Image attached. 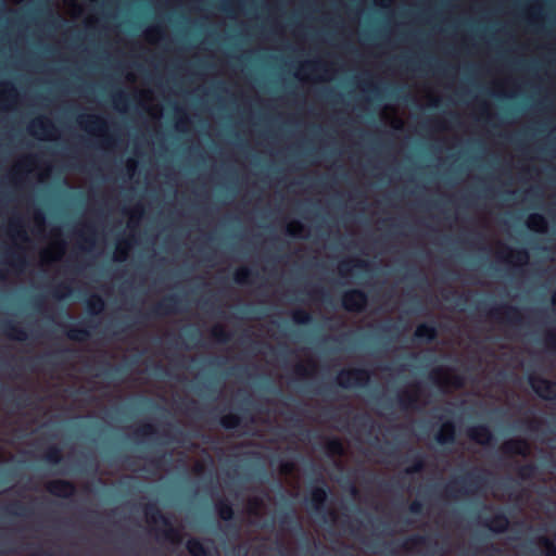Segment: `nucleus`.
Here are the masks:
<instances>
[{
	"label": "nucleus",
	"mask_w": 556,
	"mask_h": 556,
	"mask_svg": "<svg viewBox=\"0 0 556 556\" xmlns=\"http://www.w3.org/2000/svg\"><path fill=\"white\" fill-rule=\"evenodd\" d=\"M186 546L191 556H208L207 549L197 539L188 540Z\"/></svg>",
	"instance_id": "nucleus-36"
},
{
	"label": "nucleus",
	"mask_w": 556,
	"mask_h": 556,
	"mask_svg": "<svg viewBox=\"0 0 556 556\" xmlns=\"http://www.w3.org/2000/svg\"><path fill=\"white\" fill-rule=\"evenodd\" d=\"M428 541H429V539L426 536L414 535V536L408 538L404 542V547L408 551L419 552L428 544Z\"/></svg>",
	"instance_id": "nucleus-33"
},
{
	"label": "nucleus",
	"mask_w": 556,
	"mask_h": 556,
	"mask_svg": "<svg viewBox=\"0 0 556 556\" xmlns=\"http://www.w3.org/2000/svg\"><path fill=\"white\" fill-rule=\"evenodd\" d=\"M484 526H488L490 530L494 531V532H505L508 530V526L510 523H501V522H497V523H483Z\"/></svg>",
	"instance_id": "nucleus-48"
},
{
	"label": "nucleus",
	"mask_w": 556,
	"mask_h": 556,
	"mask_svg": "<svg viewBox=\"0 0 556 556\" xmlns=\"http://www.w3.org/2000/svg\"><path fill=\"white\" fill-rule=\"evenodd\" d=\"M142 521H163V522H166V521H172V520L161 515L159 518H152V519L146 518Z\"/></svg>",
	"instance_id": "nucleus-61"
},
{
	"label": "nucleus",
	"mask_w": 556,
	"mask_h": 556,
	"mask_svg": "<svg viewBox=\"0 0 556 556\" xmlns=\"http://www.w3.org/2000/svg\"><path fill=\"white\" fill-rule=\"evenodd\" d=\"M138 437H148L156 433V428L152 424H143L136 431Z\"/></svg>",
	"instance_id": "nucleus-45"
},
{
	"label": "nucleus",
	"mask_w": 556,
	"mask_h": 556,
	"mask_svg": "<svg viewBox=\"0 0 556 556\" xmlns=\"http://www.w3.org/2000/svg\"><path fill=\"white\" fill-rule=\"evenodd\" d=\"M1 331L7 338L11 340L22 342L28 339V333L26 330L11 320H7L1 324Z\"/></svg>",
	"instance_id": "nucleus-19"
},
{
	"label": "nucleus",
	"mask_w": 556,
	"mask_h": 556,
	"mask_svg": "<svg viewBox=\"0 0 556 556\" xmlns=\"http://www.w3.org/2000/svg\"><path fill=\"white\" fill-rule=\"evenodd\" d=\"M242 418L238 414L229 413L227 415L222 416L219 419V425L226 430H232L238 428L241 425Z\"/></svg>",
	"instance_id": "nucleus-31"
},
{
	"label": "nucleus",
	"mask_w": 556,
	"mask_h": 556,
	"mask_svg": "<svg viewBox=\"0 0 556 556\" xmlns=\"http://www.w3.org/2000/svg\"><path fill=\"white\" fill-rule=\"evenodd\" d=\"M348 491L353 497H357L359 495V489L354 482L349 483Z\"/></svg>",
	"instance_id": "nucleus-53"
},
{
	"label": "nucleus",
	"mask_w": 556,
	"mask_h": 556,
	"mask_svg": "<svg viewBox=\"0 0 556 556\" xmlns=\"http://www.w3.org/2000/svg\"><path fill=\"white\" fill-rule=\"evenodd\" d=\"M304 230V226L302 223L294 220L287 227V232L291 237H301Z\"/></svg>",
	"instance_id": "nucleus-44"
},
{
	"label": "nucleus",
	"mask_w": 556,
	"mask_h": 556,
	"mask_svg": "<svg viewBox=\"0 0 556 556\" xmlns=\"http://www.w3.org/2000/svg\"><path fill=\"white\" fill-rule=\"evenodd\" d=\"M2 85L3 89L0 91V109H5L8 104L16 100L17 90L11 81H5Z\"/></svg>",
	"instance_id": "nucleus-24"
},
{
	"label": "nucleus",
	"mask_w": 556,
	"mask_h": 556,
	"mask_svg": "<svg viewBox=\"0 0 556 556\" xmlns=\"http://www.w3.org/2000/svg\"><path fill=\"white\" fill-rule=\"evenodd\" d=\"M147 35L149 37H152V36H161L162 35V28L160 26H153V27H150L148 30H147Z\"/></svg>",
	"instance_id": "nucleus-54"
},
{
	"label": "nucleus",
	"mask_w": 556,
	"mask_h": 556,
	"mask_svg": "<svg viewBox=\"0 0 556 556\" xmlns=\"http://www.w3.org/2000/svg\"><path fill=\"white\" fill-rule=\"evenodd\" d=\"M214 508L219 517L217 521H237L233 517L235 511L232 503L228 497L223 494L216 493L213 498ZM241 521H244L243 519ZM270 521H276L271 519ZM279 521H303L302 519H292L289 517L282 518Z\"/></svg>",
	"instance_id": "nucleus-7"
},
{
	"label": "nucleus",
	"mask_w": 556,
	"mask_h": 556,
	"mask_svg": "<svg viewBox=\"0 0 556 556\" xmlns=\"http://www.w3.org/2000/svg\"><path fill=\"white\" fill-rule=\"evenodd\" d=\"M380 486L383 489V490H389L391 488H396L399 486V482L397 481H381L380 483Z\"/></svg>",
	"instance_id": "nucleus-52"
},
{
	"label": "nucleus",
	"mask_w": 556,
	"mask_h": 556,
	"mask_svg": "<svg viewBox=\"0 0 556 556\" xmlns=\"http://www.w3.org/2000/svg\"><path fill=\"white\" fill-rule=\"evenodd\" d=\"M140 500H141L140 505L147 515L157 510V505H156L155 501H151V500L146 501V496H141Z\"/></svg>",
	"instance_id": "nucleus-46"
},
{
	"label": "nucleus",
	"mask_w": 556,
	"mask_h": 556,
	"mask_svg": "<svg viewBox=\"0 0 556 556\" xmlns=\"http://www.w3.org/2000/svg\"><path fill=\"white\" fill-rule=\"evenodd\" d=\"M466 434L471 441L480 445H489L494 441L493 432L484 424L469 427Z\"/></svg>",
	"instance_id": "nucleus-12"
},
{
	"label": "nucleus",
	"mask_w": 556,
	"mask_h": 556,
	"mask_svg": "<svg viewBox=\"0 0 556 556\" xmlns=\"http://www.w3.org/2000/svg\"><path fill=\"white\" fill-rule=\"evenodd\" d=\"M86 307L90 315H99L105 307V302L99 294H91L86 300Z\"/></svg>",
	"instance_id": "nucleus-26"
},
{
	"label": "nucleus",
	"mask_w": 556,
	"mask_h": 556,
	"mask_svg": "<svg viewBox=\"0 0 556 556\" xmlns=\"http://www.w3.org/2000/svg\"><path fill=\"white\" fill-rule=\"evenodd\" d=\"M497 256L501 260H505V261L513 258L516 261V263H518L520 265H525L529 261V253L526 249L513 250L504 243H500V250L497 252Z\"/></svg>",
	"instance_id": "nucleus-15"
},
{
	"label": "nucleus",
	"mask_w": 556,
	"mask_h": 556,
	"mask_svg": "<svg viewBox=\"0 0 556 556\" xmlns=\"http://www.w3.org/2000/svg\"><path fill=\"white\" fill-rule=\"evenodd\" d=\"M3 510L14 517H24L29 513V507L21 500H12L4 504Z\"/></svg>",
	"instance_id": "nucleus-22"
},
{
	"label": "nucleus",
	"mask_w": 556,
	"mask_h": 556,
	"mask_svg": "<svg viewBox=\"0 0 556 556\" xmlns=\"http://www.w3.org/2000/svg\"><path fill=\"white\" fill-rule=\"evenodd\" d=\"M295 372L303 377L309 375L307 368L305 366H303L302 364H299L295 366Z\"/></svg>",
	"instance_id": "nucleus-56"
},
{
	"label": "nucleus",
	"mask_w": 556,
	"mask_h": 556,
	"mask_svg": "<svg viewBox=\"0 0 556 556\" xmlns=\"http://www.w3.org/2000/svg\"><path fill=\"white\" fill-rule=\"evenodd\" d=\"M529 384L542 400H556V381L532 375L529 377Z\"/></svg>",
	"instance_id": "nucleus-8"
},
{
	"label": "nucleus",
	"mask_w": 556,
	"mask_h": 556,
	"mask_svg": "<svg viewBox=\"0 0 556 556\" xmlns=\"http://www.w3.org/2000/svg\"><path fill=\"white\" fill-rule=\"evenodd\" d=\"M370 371L365 368H343L337 376V384L343 389L363 388L370 381Z\"/></svg>",
	"instance_id": "nucleus-3"
},
{
	"label": "nucleus",
	"mask_w": 556,
	"mask_h": 556,
	"mask_svg": "<svg viewBox=\"0 0 556 556\" xmlns=\"http://www.w3.org/2000/svg\"><path fill=\"white\" fill-rule=\"evenodd\" d=\"M527 226L532 231L545 232L547 228V220L543 215L534 213L529 215Z\"/></svg>",
	"instance_id": "nucleus-27"
},
{
	"label": "nucleus",
	"mask_w": 556,
	"mask_h": 556,
	"mask_svg": "<svg viewBox=\"0 0 556 556\" xmlns=\"http://www.w3.org/2000/svg\"><path fill=\"white\" fill-rule=\"evenodd\" d=\"M485 315L496 321L510 326H519L523 323L521 311L517 306L509 304H501L492 307L485 312Z\"/></svg>",
	"instance_id": "nucleus-4"
},
{
	"label": "nucleus",
	"mask_w": 556,
	"mask_h": 556,
	"mask_svg": "<svg viewBox=\"0 0 556 556\" xmlns=\"http://www.w3.org/2000/svg\"><path fill=\"white\" fill-rule=\"evenodd\" d=\"M9 228H10V231L13 232L22 241L28 240L27 233L23 229V226H22V223L20 219H17V218L12 219Z\"/></svg>",
	"instance_id": "nucleus-41"
},
{
	"label": "nucleus",
	"mask_w": 556,
	"mask_h": 556,
	"mask_svg": "<svg viewBox=\"0 0 556 556\" xmlns=\"http://www.w3.org/2000/svg\"><path fill=\"white\" fill-rule=\"evenodd\" d=\"M430 380L440 388L454 387L463 388L465 380L460 375H451L443 368H435L429 375Z\"/></svg>",
	"instance_id": "nucleus-10"
},
{
	"label": "nucleus",
	"mask_w": 556,
	"mask_h": 556,
	"mask_svg": "<svg viewBox=\"0 0 556 556\" xmlns=\"http://www.w3.org/2000/svg\"><path fill=\"white\" fill-rule=\"evenodd\" d=\"M434 440L440 445H447L455 443L456 440V426L452 420L442 422L440 429L434 434Z\"/></svg>",
	"instance_id": "nucleus-14"
},
{
	"label": "nucleus",
	"mask_w": 556,
	"mask_h": 556,
	"mask_svg": "<svg viewBox=\"0 0 556 556\" xmlns=\"http://www.w3.org/2000/svg\"><path fill=\"white\" fill-rule=\"evenodd\" d=\"M472 521H504V522H507V521H510L507 517H505L504 515H501V516H497L495 518H491V519H482L480 517L473 519Z\"/></svg>",
	"instance_id": "nucleus-50"
},
{
	"label": "nucleus",
	"mask_w": 556,
	"mask_h": 556,
	"mask_svg": "<svg viewBox=\"0 0 556 556\" xmlns=\"http://www.w3.org/2000/svg\"><path fill=\"white\" fill-rule=\"evenodd\" d=\"M303 68L309 70V71H317L321 68V64L319 62H306L303 65Z\"/></svg>",
	"instance_id": "nucleus-55"
},
{
	"label": "nucleus",
	"mask_w": 556,
	"mask_h": 556,
	"mask_svg": "<svg viewBox=\"0 0 556 556\" xmlns=\"http://www.w3.org/2000/svg\"><path fill=\"white\" fill-rule=\"evenodd\" d=\"M163 538L172 545H179L182 542V530L174 527V523H163Z\"/></svg>",
	"instance_id": "nucleus-25"
},
{
	"label": "nucleus",
	"mask_w": 556,
	"mask_h": 556,
	"mask_svg": "<svg viewBox=\"0 0 556 556\" xmlns=\"http://www.w3.org/2000/svg\"><path fill=\"white\" fill-rule=\"evenodd\" d=\"M353 267L358 269H368L370 264L367 261L361 258L342 261L338 266L339 274L343 277L348 276L351 274Z\"/></svg>",
	"instance_id": "nucleus-23"
},
{
	"label": "nucleus",
	"mask_w": 556,
	"mask_h": 556,
	"mask_svg": "<svg viewBox=\"0 0 556 556\" xmlns=\"http://www.w3.org/2000/svg\"><path fill=\"white\" fill-rule=\"evenodd\" d=\"M72 293V287L66 282H61L53 287L52 296L56 300H62Z\"/></svg>",
	"instance_id": "nucleus-40"
},
{
	"label": "nucleus",
	"mask_w": 556,
	"mask_h": 556,
	"mask_svg": "<svg viewBox=\"0 0 556 556\" xmlns=\"http://www.w3.org/2000/svg\"><path fill=\"white\" fill-rule=\"evenodd\" d=\"M545 344L551 350H556V331L548 330L545 334Z\"/></svg>",
	"instance_id": "nucleus-47"
},
{
	"label": "nucleus",
	"mask_w": 556,
	"mask_h": 556,
	"mask_svg": "<svg viewBox=\"0 0 556 556\" xmlns=\"http://www.w3.org/2000/svg\"><path fill=\"white\" fill-rule=\"evenodd\" d=\"M306 509L313 514L321 515L329 510L328 488L323 481L321 485L308 488L303 500Z\"/></svg>",
	"instance_id": "nucleus-2"
},
{
	"label": "nucleus",
	"mask_w": 556,
	"mask_h": 556,
	"mask_svg": "<svg viewBox=\"0 0 556 556\" xmlns=\"http://www.w3.org/2000/svg\"><path fill=\"white\" fill-rule=\"evenodd\" d=\"M96 325L92 320H83L76 325H72L68 327L66 331V337L72 341L83 342L89 339L91 334V329H94Z\"/></svg>",
	"instance_id": "nucleus-13"
},
{
	"label": "nucleus",
	"mask_w": 556,
	"mask_h": 556,
	"mask_svg": "<svg viewBox=\"0 0 556 556\" xmlns=\"http://www.w3.org/2000/svg\"><path fill=\"white\" fill-rule=\"evenodd\" d=\"M251 503H252L254 506L258 507V506H261V505H262V498H260V497H253V498L251 500Z\"/></svg>",
	"instance_id": "nucleus-64"
},
{
	"label": "nucleus",
	"mask_w": 556,
	"mask_h": 556,
	"mask_svg": "<svg viewBox=\"0 0 556 556\" xmlns=\"http://www.w3.org/2000/svg\"><path fill=\"white\" fill-rule=\"evenodd\" d=\"M365 473H366V476L364 477V482L367 484L374 483V480L376 479V475H374L369 471H365Z\"/></svg>",
	"instance_id": "nucleus-60"
},
{
	"label": "nucleus",
	"mask_w": 556,
	"mask_h": 556,
	"mask_svg": "<svg viewBox=\"0 0 556 556\" xmlns=\"http://www.w3.org/2000/svg\"><path fill=\"white\" fill-rule=\"evenodd\" d=\"M291 316H292V320L296 325L305 326V325L311 324L312 320H313L311 313L305 311V309H303V308L294 309L292 312Z\"/></svg>",
	"instance_id": "nucleus-39"
},
{
	"label": "nucleus",
	"mask_w": 556,
	"mask_h": 556,
	"mask_svg": "<svg viewBox=\"0 0 556 556\" xmlns=\"http://www.w3.org/2000/svg\"><path fill=\"white\" fill-rule=\"evenodd\" d=\"M189 125V118L187 116H182L179 118L178 123H177V128L179 130H184L185 129V126Z\"/></svg>",
	"instance_id": "nucleus-58"
},
{
	"label": "nucleus",
	"mask_w": 556,
	"mask_h": 556,
	"mask_svg": "<svg viewBox=\"0 0 556 556\" xmlns=\"http://www.w3.org/2000/svg\"><path fill=\"white\" fill-rule=\"evenodd\" d=\"M408 460L410 465L405 468V473L407 475L419 473L426 467L425 457L420 453L413 455Z\"/></svg>",
	"instance_id": "nucleus-29"
},
{
	"label": "nucleus",
	"mask_w": 556,
	"mask_h": 556,
	"mask_svg": "<svg viewBox=\"0 0 556 556\" xmlns=\"http://www.w3.org/2000/svg\"><path fill=\"white\" fill-rule=\"evenodd\" d=\"M68 351H70V350H67V349L60 350V351H56V352H54V353H52V354L48 355L47 357H58V356H61V355H63V354L67 353Z\"/></svg>",
	"instance_id": "nucleus-62"
},
{
	"label": "nucleus",
	"mask_w": 556,
	"mask_h": 556,
	"mask_svg": "<svg viewBox=\"0 0 556 556\" xmlns=\"http://www.w3.org/2000/svg\"><path fill=\"white\" fill-rule=\"evenodd\" d=\"M538 546L542 549L545 556H556V545L549 538H538Z\"/></svg>",
	"instance_id": "nucleus-37"
},
{
	"label": "nucleus",
	"mask_w": 556,
	"mask_h": 556,
	"mask_svg": "<svg viewBox=\"0 0 556 556\" xmlns=\"http://www.w3.org/2000/svg\"><path fill=\"white\" fill-rule=\"evenodd\" d=\"M143 211H142V207L141 206H137L134 212H132V215H131V220H130V224H129V227L131 228L132 227V222L135 219V217L139 218L141 217Z\"/></svg>",
	"instance_id": "nucleus-57"
},
{
	"label": "nucleus",
	"mask_w": 556,
	"mask_h": 556,
	"mask_svg": "<svg viewBox=\"0 0 556 556\" xmlns=\"http://www.w3.org/2000/svg\"><path fill=\"white\" fill-rule=\"evenodd\" d=\"M530 443L522 438L507 440L502 445V452L507 456L527 457L530 455Z\"/></svg>",
	"instance_id": "nucleus-11"
},
{
	"label": "nucleus",
	"mask_w": 556,
	"mask_h": 556,
	"mask_svg": "<svg viewBox=\"0 0 556 556\" xmlns=\"http://www.w3.org/2000/svg\"><path fill=\"white\" fill-rule=\"evenodd\" d=\"M212 338L218 343H227L231 339V334L223 326L216 325L211 330Z\"/></svg>",
	"instance_id": "nucleus-38"
},
{
	"label": "nucleus",
	"mask_w": 556,
	"mask_h": 556,
	"mask_svg": "<svg viewBox=\"0 0 556 556\" xmlns=\"http://www.w3.org/2000/svg\"><path fill=\"white\" fill-rule=\"evenodd\" d=\"M368 296L362 289H350L342 294L341 304L346 312L361 313L365 311Z\"/></svg>",
	"instance_id": "nucleus-5"
},
{
	"label": "nucleus",
	"mask_w": 556,
	"mask_h": 556,
	"mask_svg": "<svg viewBox=\"0 0 556 556\" xmlns=\"http://www.w3.org/2000/svg\"><path fill=\"white\" fill-rule=\"evenodd\" d=\"M325 451L329 456H343L344 446L339 438H329L325 443Z\"/></svg>",
	"instance_id": "nucleus-28"
},
{
	"label": "nucleus",
	"mask_w": 556,
	"mask_h": 556,
	"mask_svg": "<svg viewBox=\"0 0 556 556\" xmlns=\"http://www.w3.org/2000/svg\"><path fill=\"white\" fill-rule=\"evenodd\" d=\"M45 489L50 495L63 500H71L77 493L75 483L65 479L48 481Z\"/></svg>",
	"instance_id": "nucleus-9"
},
{
	"label": "nucleus",
	"mask_w": 556,
	"mask_h": 556,
	"mask_svg": "<svg viewBox=\"0 0 556 556\" xmlns=\"http://www.w3.org/2000/svg\"><path fill=\"white\" fill-rule=\"evenodd\" d=\"M86 232H80L79 237L81 240L87 243L89 247L94 244V235L96 230L91 224L85 225Z\"/></svg>",
	"instance_id": "nucleus-42"
},
{
	"label": "nucleus",
	"mask_w": 556,
	"mask_h": 556,
	"mask_svg": "<svg viewBox=\"0 0 556 556\" xmlns=\"http://www.w3.org/2000/svg\"><path fill=\"white\" fill-rule=\"evenodd\" d=\"M256 276V273L249 267H239L233 273V281L238 285L251 283V278Z\"/></svg>",
	"instance_id": "nucleus-30"
},
{
	"label": "nucleus",
	"mask_w": 556,
	"mask_h": 556,
	"mask_svg": "<svg viewBox=\"0 0 556 556\" xmlns=\"http://www.w3.org/2000/svg\"><path fill=\"white\" fill-rule=\"evenodd\" d=\"M15 271L21 273L27 265V260L23 253L22 247H14L7 252V258L4 261Z\"/></svg>",
	"instance_id": "nucleus-16"
},
{
	"label": "nucleus",
	"mask_w": 556,
	"mask_h": 556,
	"mask_svg": "<svg viewBox=\"0 0 556 556\" xmlns=\"http://www.w3.org/2000/svg\"><path fill=\"white\" fill-rule=\"evenodd\" d=\"M79 124L89 132H97L100 136H104L108 128L106 122L94 115H88L86 119L81 116Z\"/></svg>",
	"instance_id": "nucleus-20"
},
{
	"label": "nucleus",
	"mask_w": 556,
	"mask_h": 556,
	"mask_svg": "<svg viewBox=\"0 0 556 556\" xmlns=\"http://www.w3.org/2000/svg\"><path fill=\"white\" fill-rule=\"evenodd\" d=\"M42 457H43L45 462H47L48 464H51V465L60 464L63 458L62 451L58 445L49 446L45 451Z\"/></svg>",
	"instance_id": "nucleus-32"
},
{
	"label": "nucleus",
	"mask_w": 556,
	"mask_h": 556,
	"mask_svg": "<svg viewBox=\"0 0 556 556\" xmlns=\"http://www.w3.org/2000/svg\"><path fill=\"white\" fill-rule=\"evenodd\" d=\"M137 167V162L135 160H128L126 168L129 174L135 173Z\"/></svg>",
	"instance_id": "nucleus-59"
},
{
	"label": "nucleus",
	"mask_w": 556,
	"mask_h": 556,
	"mask_svg": "<svg viewBox=\"0 0 556 556\" xmlns=\"http://www.w3.org/2000/svg\"><path fill=\"white\" fill-rule=\"evenodd\" d=\"M420 393V384L415 383L412 391H402L397 395V403L401 408L409 409L414 408L418 403Z\"/></svg>",
	"instance_id": "nucleus-18"
},
{
	"label": "nucleus",
	"mask_w": 556,
	"mask_h": 556,
	"mask_svg": "<svg viewBox=\"0 0 556 556\" xmlns=\"http://www.w3.org/2000/svg\"><path fill=\"white\" fill-rule=\"evenodd\" d=\"M294 469V465L291 462H283L280 465V470L282 473H290Z\"/></svg>",
	"instance_id": "nucleus-49"
},
{
	"label": "nucleus",
	"mask_w": 556,
	"mask_h": 556,
	"mask_svg": "<svg viewBox=\"0 0 556 556\" xmlns=\"http://www.w3.org/2000/svg\"><path fill=\"white\" fill-rule=\"evenodd\" d=\"M28 130L34 135H51L55 130V126L50 119L38 117L30 123Z\"/></svg>",
	"instance_id": "nucleus-21"
},
{
	"label": "nucleus",
	"mask_w": 556,
	"mask_h": 556,
	"mask_svg": "<svg viewBox=\"0 0 556 556\" xmlns=\"http://www.w3.org/2000/svg\"><path fill=\"white\" fill-rule=\"evenodd\" d=\"M35 220H36V222H39V223H43V222H45V215H43V213H42V212H40V211H39V212H37V213L35 214Z\"/></svg>",
	"instance_id": "nucleus-63"
},
{
	"label": "nucleus",
	"mask_w": 556,
	"mask_h": 556,
	"mask_svg": "<svg viewBox=\"0 0 556 556\" xmlns=\"http://www.w3.org/2000/svg\"><path fill=\"white\" fill-rule=\"evenodd\" d=\"M492 473L483 468H471L453 478L442 488L441 494L451 500L485 495Z\"/></svg>",
	"instance_id": "nucleus-1"
},
{
	"label": "nucleus",
	"mask_w": 556,
	"mask_h": 556,
	"mask_svg": "<svg viewBox=\"0 0 556 556\" xmlns=\"http://www.w3.org/2000/svg\"><path fill=\"white\" fill-rule=\"evenodd\" d=\"M112 99L115 104V108L118 110L125 109L128 104V96L122 90H118L115 93H113Z\"/></svg>",
	"instance_id": "nucleus-43"
},
{
	"label": "nucleus",
	"mask_w": 556,
	"mask_h": 556,
	"mask_svg": "<svg viewBox=\"0 0 556 556\" xmlns=\"http://www.w3.org/2000/svg\"><path fill=\"white\" fill-rule=\"evenodd\" d=\"M180 296L176 294L166 295L163 300L153 305L143 317H164L179 312Z\"/></svg>",
	"instance_id": "nucleus-6"
},
{
	"label": "nucleus",
	"mask_w": 556,
	"mask_h": 556,
	"mask_svg": "<svg viewBox=\"0 0 556 556\" xmlns=\"http://www.w3.org/2000/svg\"><path fill=\"white\" fill-rule=\"evenodd\" d=\"M536 470V465H534L533 463H528L519 465L516 469V472L521 480H530L535 477Z\"/></svg>",
	"instance_id": "nucleus-35"
},
{
	"label": "nucleus",
	"mask_w": 556,
	"mask_h": 556,
	"mask_svg": "<svg viewBox=\"0 0 556 556\" xmlns=\"http://www.w3.org/2000/svg\"><path fill=\"white\" fill-rule=\"evenodd\" d=\"M438 337V330L434 324L421 323L414 332V338L418 342L431 343Z\"/></svg>",
	"instance_id": "nucleus-17"
},
{
	"label": "nucleus",
	"mask_w": 556,
	"mask_h": 556,
	"mask_svg": "<svg viewBox=\"0 0 556 556\" xmlns=\"http://www.w3.org/2000/svg\"><path fill=\"white\" fill-rule=\"evenodd\" d=\"M421 508H422V503L419 500H414L409 505V509L413 513H419L421 510Z\"/></svg>",
	"instance_id": "nucleus-51"
},
{
	"label": "nucleus",
	"mask_w": 556,
	"mask_h": 556,
	"mask_svg": "<svg viewBox=\"0 0 556 556\" xmlns=\"http://www.w3.org/2000/svg\"><path fill=\"white\" fill-rule=\"evenodd\" d=\"M131 238L132 237H129L128 239H125V240L118 242V244L116 245L115 255H114L116 261L124 262L127 260L128 252L132 245Z\"/></svg>",
	"instance_id": "nucleus-34"
}]
</instances>
